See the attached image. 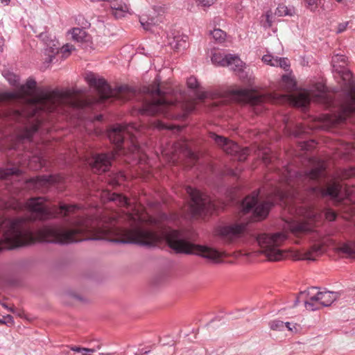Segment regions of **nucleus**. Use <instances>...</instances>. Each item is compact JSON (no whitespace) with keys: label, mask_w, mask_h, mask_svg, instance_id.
Instances as JSON below:
<instances>
[{"label":"nucleus","mask_w":355,"mask_h":355,"mask_svg":"<svg viewBox=\"0 0 355 355\" xmlns=\"http://www.w3.org/2000/svg\"><path fill=\"white\" fill-rule=\"evenodd\" d=\"M35 92L34 101L29 105L28 116L35 117L37 123L24 128L20 135L22 139H31L38 130L41 112H60V107L65 105L76 108H83L90 105L87 101L77 98L74 89L37 88Z\"/></svg>","instance_id":"obj_1"},{"label":"nucleus","mask_w":355,"mask_h":355,"mask_svg":"<svg viewBox=\"0 0 355 355\" xmlns=\"http://www.w3.org/2000/svg\"><path fill=\"white\" fill-rule=\"evenodd\" d=\"M160 78L156 77L151 85L143 89L144 92L150 95V98H146L141 107L139 109L141 115L153 116L161 114L166 118L175 116L173 113L174 102L165 96L169 92L160 88Z\"/></svg>","instance_id":"obj_2"},{"label":"nucleus","mask_w":355,"mask_h":355,"mask_svg":"<svg viewBox=\"0 0 355 355\" xmlns=\"http://www.w3.org/2000/svg\"><path fill=\"white\" fill-rule=\"evenodd\" d=\"M334 71L342 78L347 92L345 100L339 105L338 112L332 121L334 124L343 123L347 117L355 112V82L352 73L343 66L333 65Z\"/></svg>","instance_id":"obj_3"},{"label":"nucleus","mask_w":355,"mask_h":355,"mask_svg":"<svg viewBox=\"0 0 355 355\" xmlns=\"http://www.w3.org/2000/svg\"><path fill=\"white\" fill-rule=\"evenodd\" d=\"M85 78L90 87L96 89L101 101L113 98L125 102L130 100L135 94V89L128 85L119 86L112 89L105 79L92 72L86 73Z\"/></svg>","instance_id":"obj_4"},{"label":"nucleus","mask_w":355,"mask_h":355,"mask_svg":"<svg viewBox=\"0 0 355 355\" xmlns=\"http://www.w3.org/2000/svg\"><path fill=\"white\" fill-rule=\"evenodd\" d=\"M168 247L172 252L176 254H196L207 259L213 263L225 261L229 256L226 251L216 248V245H164Z\"/></svg>","instance_id":"obj_5"},{"label":"nucleus","mask_w":355,"mask_h":355,"mask_svg":"<svg viewBox=\"0 0 355 355\" xmlns=\"http://www.w3.org/2000/svg\"><path fill=\"white\" fill-rule=\"evenodd\" d=\"M46 241L49 244H70L85 241L101 240L100 236H89L84 234L80 229L64 230L50 227L45 230Z\"/></svg>","instance_id":"obj_6"},{"label":"nucleus","mask_w":355,"mask_h":355,"mask_svg":"<svg viewBox=\"0 0 355 355\" xmlns=\"http://www.w3.org/2000/svg\"><path fill=\"white\" fill-rule=\"evenodd\" d=\"M24 222L22 218L0 220V244H28L24 241Z\"/></svg>","instance_id":"obj_7"},{"label":"nucleus","mask_w":355,"mask_h":355,"mask_svg":"<svg viewBox=\"0 0 355 355\" xmlns=\"http://www.w3.org/2000/svg\"><path fill=\"white\" fill-rule=\"evenodd\" d=\"M186 191L191 200L190 210L193 217L202 216L215 209V205L209 196L189 186Z\"/></svg>","instance_id":"obj_8"},{"label":"nucleus","mask_w":355,"mask_h":355,"mask_svg":"<svg viewBox=\"0 0 355 355\" xmlns=\"http://www.w3.org/2000/svg\"><path fill=\"white\" fill-rule=\"evenodd\" d=\"M259 191H254L243 200L241 207L243 214L252 213V220L259 221L265 218L268 214L272 204L270 202H259Z\"/></svg>","instance_id":"obj_9"},{"label":"nucleus","mask_w":355,"mask_h":355,"mask_svg":"<svg viewBox=\"0 0 355 355\" xmlns=\"http://www.w3.org/2000/svg\"><path fill=\"white\" fill-rule=\"evenodd\" d=\"M257 249L245 251L243 254L241 252V256L245 257L248 261H255L260 257H264L268 261H278L284 259L286 253L280 249V245H257Z\"/></svg>","instance_id":"obj_10"},{"label":"nucleus","mask_w":355,"mask_h":355,"mask_svg":"<svg viewBox=\"0 0 355 355\" xmlns=\"http://www.w3.org/2000/svg\"><path fill=\"white\" fill-rule=\"evenodd\" d=\"M209 138L227 154L234 156L239 162L245 161L250 153L248 148H241L236 143L214 132L209 133Z\"/></svg>","instance_id":"obj_11"},{"label":"nucleus","mask_w":355,"mask_h":355,"mask_svg":"<svg viewBox=\"0 0 355 355\" xmlns=\"http://www.w3.org/2000/svg\"><path fill=\"white\" fill-rule=\"evenodd\" d=\"M153 237L154 235L150 232L135 228L128 233L126 239H113L110 241L119 244H154Z\"/></svg>","instance_id":"obj_12"},{"label":"nucleus","mask_w":355,"mask_h":355,"mask_svg":"<svg viewBox=\"0 0 355 355\" xmlns=\"http://www.w3.org/2000/svg\"><path fill=\"white\" fill-rule=\"evenodd\" d=\"M211 62L215 65L229 67L230 69L243 73V62L239 57L232 54L223 55L220 53H214L211 58Z\"/></svg>","instance_id":"obj_13"},{"label":"nucleus","mask_w":355,"mask_h":355,"mask_svg":"<svg viewBox=\"0 0 355 355\" xmlns=\"http://www.w3.org/2000/svg\"><path fill=\"white\" fill-rule=\"evenodd\" d=\"M230 92L239 101L252 105H259L268 100L266 96L248 89L236 88L232 89Z\"/></svg>","instance_id":"obj_14"},{"label":"nucleus","mask_w":355,"mask_h":355,"mask_svg":"<svg viewBox=\"0 0 355 355\" xmlns=\"http://www.w3.org/2000/svg\"><path fill=\"white\" fill-rule=\"evenodd\" d=\"M132 130H138L137 127L135 124H117L108 132V137L112 142L120 146L126 136L132 137L133 135Z\"/></svg>","instance_id":"obj_15"},{"label":"nucleus","mask_w":355,"mask_h":355,"mask_svg":"<svg viewBox=\"0 0 355 355\" xmlns=\"http://www.w3.org/2000/svg\"><path fill=\"white\" fill-rule=\"evenodd\" d=\"M45 201L44 197L32 198L26 202V207L31 212L35 214L39 219L45 220L52 215L51 211L45 206Z\"/></svg>","instance_id":"obj_16"},{"label":"nucleus","mask_w":355,"mask_h":355,"mask_svg":"<svg viewBox=\"0 0 355 355\" xmlns=\"http://www.w3.org/2000/svg\"><path fill=\"white\" fill-rule=\"evenodd\" d=\"M308 248H302L294 252L296 260L315 261L318 257L322 255L327 245H309Z\"/></svg>","instance_id":"obj_17"},{"label":"nucleus","mask_w":355,"mask_h":355,"mask_svg":"<svg viewBox=\"0 0 355 355\" xmlns=\"http://www.w3.org/2000/svg\"><path fill=\"white\" fill-rule=\"evenodd\" d=\"M246 227V224H235L232 225L220 227L218 233L223 238L227 240H234L241 236Z\"/></svg>","instance_id":"obj_18"},{"label":"nucleus","mask_w":355,"mask_h":355,"mask_svg":"<svg viewBox=\"0 0 355 355\" xmlns=\"http://www.w3.org/2000/svg\"><path fill=\"white\" fill-rule=\"evenodd\" d=\"M112 158L113 155L111 154L102 153L95 155L91 164L92 170L94 172L99 173L108 171Z\"/></svg>","instance_id":"obj_19"},{"label":"nucleus","mask_w":355,"mask_h":355,"mask_svg":"<svg viewBox=\"0 0 355 355\" xmlns=\"http://www.w3.org/2000/svg\"><path fill=\"white\" fill-rule=\"evenodd\" d=\"M311 189L317 196L321 197L329 196L332 199H337L341 189V186L338 183L334 182L329 184L326 189L317 186L311 187Z\"/></svg>","instance_id":"obj_20"},{"label":"nucleus","mask_w":355,"mask_h":355,"mask_svg":"<svg viewBox=\"0 0 355 355\" xmlns=\"http://www.w3.org/2000/svg\"><path fill=\"white\" fill-rule=\"evenodd\" d=\"M339 297V293L328 291H318L315 295L311 296V300H319L322 307L329 306Z\"/></svg>","instance_id":"obj_21"},{"label":"nucleus","mask_w":355,"mask_h":355,"mask_svg":"<svg viewBox=\"0 0 355 355\" xmlns=\"http://www.w3.org/2000/svg\"><path fill=\"white\" fill-rule=\"evenodd\" d=\"M311 291H301L296 297L294 300V306H296L300 302H303L304 303L305 308L311 311H314L316 310H319L322 306L320 304L319 300H311V296L309 299L306 297L310 295Z\"/></svg>","instance_id":"obj_22"},{"label":"nucleus","mask_w":355,"mask_h":355,"mask_svg":"<svg viewBox=\"0 0 355 355\" xmlns=\"http://www.w3.org/2000/svg\"><path fill=\"white\" fill-rule=\"evenodd\" d=\"M287 235L284 232H276L274 234H259L257 241L258 244H275L279 241H284L286 239Z\"/></svg>","instance_id":"obj_23"},{"label":"nucleus","mask_w":355,"mask_h":355,"mask_svg":"<svg viewBox=\"0 0 355 355\" xmlns=\"http://www.w3.org/2000/svg\"><path fill=\"white\" fill-rule=\"evenodd\" d=\"M287 227L291 230V232L296 235L311 232L313 229V226L311 223H307L304 221L300 222L295 220L288 222Z\"/></svg>","instance_id":"obj_24"},{"label":"nucleus","mask_w":355,"mask_h":355,"mask_svg":"<svg viewBox=\"0 0 355 355\" xmlns=\"http://www.w3.org/2000/svg\"><path fill=\"white\" fill-rule=\"evenodd\" d=\"M110 8L111 9V14L116 19H121L129 12V8L122 1L112 0L110 2Z\"/></svg>","instance_id":"obj_25"},{"label":"nucleus","mask_w":355,"mask_h":355,"mask_svg":"<svg viewBox=\"0 0 355 355\" xmlns=\"http://www.w3.org/2000/svg\"><path fill=\"white\" fill-rule=\"evenodd\" d=\"M37 83L33 78H28L25 85H20L19 89L16 92L8 94L10 98H17L19 96L30 95L33 89H36Z\"/></svg>","instance_id":"obj_26"},{"label":"nucleus","mask_w":355,"mask_h":355,"mask_svg":"<svg viewBox=\"0 0 355 355\" xmlns=\"http://www.w3.org/2000/svg\"><path fill=\"white\" fill-rule=\"evenodd\" d=\"M325 166L324 163H319L317 166L305 171L302 178L303 181L317 180L324 175Z\"/></svg>","instance_id":"obj_27"},{"label":"nucleus","mask_w":355,"mask_h":355,"mask_svg":"<svg viewBox=\"0 0 355 355\" xmlns=\"http://www.w3.org/2000/svg\"><path fill=\"white\" fill-rule=\"evenodd\" d=\"M170 279V271L162 270L153 275L150 280V284L153 287H159L168 283Z\"/></svg>","instance_id":"obj_28"},{"label":"nucleus","mask_w":355,"mask_h":355,"mask_svg":"<svg viewBox=\"0 0 355 355\" xmlns=\"http://www.w3.org/2000/svg\"><path fill=\"white\" fill-rule=\"evenodd\" d=\"M166 244H193L185 241L181 237V234L178 230H170L166 236Z\"/></svg>","instance_id":"obj_29"},{"label":"nucleus","mask_w":355,"mask_h":355,"mask_svg":"<svg viewBox=\"0 0 355 355\" xmlns=\"http://www.w3.org/2000/svg\"><path fill=\"white\" fill-rule=\"evenodd\" d=\"M188 37L186 35H178L175 36L170 45L173 49L176 51L184 50L188 46Z\"/></svg>","instance_id":"obj_30"},{"label":"nucleus","mask_w":355,"mask_h":355,"mask_svg":"<svg viewBox=\"0 0 355 355\" xmlns=\"http://www.w3.org/2000/svg\"><path fill=\"white\" fill-rule=\"evenodd\" d=\"M72 39L77 42H85L89 41V36L85 30L79 28H73L71 30Z\"/></svg>","instance_id":"obj_31"},{"label":"nucleus","mask_w":355,"mask_h":355,"mask_svg":"<svg viewBox=\"0 0 355 355\" xmlns=\"http://www.w3.org/2000/svg\"><path fill=\"white\" fill-rule=\"evenodd\" d=\"M336 250L340 253L343 256L347 258L355 257V249L352 247L354 245H336Z\"/></svg>","instance_id":"obj_32"},{"label":"nucleus","mask_w":355,"mask_h":355,"mask_svg":"<svg viewBox=\"0 0 355 355\" xmlns=\"http://www.w3.org/2000/svg\"><path fill=\"white\" fill-rule=\"evenodd\" d=\"M293 102L298 107H306L310 102V97L304 93H300L293 97Z\"/></svg>","instance_id":"obj_33"},{"label":"nucleus","mask_w":355,"mask_h":355,"mask_svg":"<svg viewBox=\"0 0 355 355\" xmlns=\"http://www.w3.org/2000/svg\"><path fill=\"white\" fill-rule=\"evenodd\" d=\"M21 171L17 168H0V180L7 179L11 175H19Z\"/></svg>","instance_id":"obj_34"},{"label":"nucleus","mask_w":355,"mask_h":355,"mask_svg":"<svg viewBox=\"0 0 355 355\" xmlns=\"http://www.w3.org/2000/svg\"><path fill=\"white\" fill-rule=\"evenodd\" d=\"M4 282L11 287H19L22 285L21 279L15 275H8L5 277Z\"/></svg>","instance_id":"obj_35"},{"label":"nucleus","mask_w":355,"mask_h":355,"mask_svg":"<svg viewBox=\"0 0 355 355\" xmlns=\"http://www.w3.org/2000/svg\"><path fill=\"white\" fill-rule=\"evenodd\" d=\"M3 76L8 81V83L13 87H16L17 90L19 87V78L18 76L10 71H5Z\"/></svg>","instance_id":"obj_36"},{"label":"nucleus","mask_w":355,"mask_h":355,"mask_svg":"<svg viewBox=\"0 0 355 355\" xmlns=\"http://www.w3.org/2000/svg\"><path fill=\"white\" fill-rule=\"evenodd\" d=\"M282 85L286 87L288 91L295 89L296 83L295 80L288 75H283L282 77Z\"/></svg>","instance_id":"obj_37"},{"label":"nucleus","mask_w":355,"mask_h":355,"mask_svg":"<svg viewBox=\"0 0 355 355\" xmlns=\"http://www.w3.org/2000/svg\"><path fill=\"white\" fill-rule=\"evenodd\" d=\"M210 34L216 41L219 42L224 41L226 37L225 32L220 28L214 29L213 31H210Z\"/></svg>","instance_id":"obj_38"},{"label":"nucleus","mask_w":355,"mask_h":355,"mask_svg":"<svg viewBox=\"0 0 355 355\" xmlns=\"http://www.w3.org/2000/svg\"><path fill=\"white\" fill-rule=\"evenodd\" d=\"M275 15L279 17L287 15L292 16L293 12L292 10L285 5H279L275 10Z\"/></svg>","instance_id":"obj_39"},{"label":"nucleus","mask_w":355,"mask_h":355,"mask_svg":"<svg viewBox=\"0 0 355 355\" xmlns=\"http://www.w3.org/2000/svg\"><path fill=\"white\" fill-rule=\"evenodd\" d=\"M275 61V62L273 64L274 67H280L286 71H287L290 67V64L287 58L276 57Z\"/></svg>","instance_id":"obj_40"},{"label":"nucleus","mask_w":355,"mask_h":355,"mask_svg":"<svg viewBox=\"0 0 355 355\" xmlns=\"http://www.w3.org/2000/svg\"><path fill=\"white\" fill-rule=\"evenodd\" d=\"M110 200L118 201L119 204L123 206L128 205V199L121 194L113 193L110 198Z\"/></svg>","instance_id":"obj_41"},{"label":"nucleus","mask_w":355,"mask_h":355,"mask_svg":"<svg viewBox=\"0 0 355 355\" xmlns=\"http://www.w3.org/2000/svg\"><path fill=\"white\" fill-rule=\"evenodd\" d=\"M270 327L272 330L282 331L284 329V324L283 321L275 320L270 322Z\"/></svg>","instance_id":"obj_42"},{"label":"nucleus","mask_w":355,"mask_h":355,"mask_svg":"<svg viewBox=\"0 0 355 355\" xmlns=\"http://www.w3.org/2000/svg\"><path fill=\"white\" fill-rule=\"evenodd\" d=\"M76 209H77L76 205H61L60 206V210L61 211H64V216H67L69 213L73 211Z\"/></svg>","instance_id":"obj_43"},{"label":"nucleus","mask_w":355,"mask_h":355,"mask_svg":"<svg viewBox=\"0 0 355 355\" xmlns=\"http://www.w3.org/2000/svg\"><path fill=\"white\" fill-rule=\"evenodd\" d=\"M187 85L189 88L192 89H195L199 87V83L197 79L193 76H191L187 79Z\"/></svg>","instance_id":"obj_44"},{"label":"nucleus","mask_w":355,"mask_h":355,"mask_svg":"<svg viewBox=\"0 0 355 355\" xmlns=\"http://www.w3.org/2000/svg\"><path fill=\"white\" fill-rule=\"evenodd\" d=\"M35 184H45L51 182V177L46 175L38 176L31 179Z\"/></svg>","instance_id":"obj_45"},{"label":"nucleus","mask_w":355,"mask_h":355,"mask_svg":"<svg viewBox=\"0 0 355 355\" xmlns=\"http://www.w3.org/2000/svg\"><path fill=\"white\" fill-rule=\"evenodd\" d=\"M140 23H141L142 27L145 30H147V31L151 30V27L154 24L152 19L150 20L149 19L146 20V19L144 17L140 18Z\"/></svg>","instance_id":"obj_46"},{"label":"nucleus","mask_w":355,"mask_h":355,"mask_svg":"<svg viewBox=\"0 0 355 355\" xmlns=\"http://www.w3.org/2000/svg\"><path fill=\"white\" fill-rule=\"evenodd\" d=\"M325 218L329 221H334L337 216V214L331 209H326L324 212Z\"/></svg>","instance_id":"obj_47"},{"label":"nucleus","mask_w":355,"mask_h":355,"mask_svg":"<svg viewBox=\"0 0 355 355\" xmlns=\"http://www.w3.org/2000/svg\"><path fill=\"white\" fill-rule=\"evenodd\" d=\"M275 58H274L273 56H272L271 55H264L262 58V60L266 63L267 64H269L270 66H273L274 67V62H275Z\"/></svg>","instance_id":"obj_48"},{"label":"nucleus","mask_w":355,"mask_h":355,"mask_svg":"<svg viewBox=\"0 0 355 355\" xmlns=\"http://www.w3.org/2000/svg\"><path fill=\"white\" fill-rule=\"evenodd\" d=\"M26 245H0V252L3 250H15Z\"/></svg>","instance_id":"obj_49"},{"label":"nucleus","mask_w":355,"mask_h":355,"mask_svg":"<svg viewBox=\"0 0 355 355\" xmlns=\"http://www.w3.org/2000/svg\"><path fill=\"white\" fill-rule=\"evenodd\" d=\"M266 25H264L265 27L270 28L272 25V12L270 10H268L266 13Z\"/></svg>","instance_id":"obj_50"},{"label":"nucleus","mask_w":355,"mask_h":355,"mask_svg":"<svg viewBox=\"0 0 355 355\" xmlns=\"http://www.w3.org/2000/svg\"><path fill=\"white\" fill-rule=\"evenodd\" d=\"M317 89L320 92L318 97L320 98H324L326 96V88L323 85H317Z\"/></svg>","instance_id":"obj_51"},{"label":"nucleus","mask_w":355,"mask_h":355,"mask_svg":"<svg viewBox=\"0 0 355 355\" xmlns=\"http://www.w3.org/2000/svg\"><path fill=\"white\" fill-rule=\"evenodd\" d=\"M307 3V8L311 11H314L317 8V0H304Z\"/></svg>","instance_id":"obj_52"},{"label":"nucleus","mask_w":355,"mask_h":355,"mask_svg":"<svg viewBox=\"0 0 355 355\" xmlns=\"http://www.w3.org/2000/svg\"><path fill=\"white\" fill-rule=\"evenodd\" d=\"M3 320L6 322L3 324L7 325L8 327H10L15 323L14 318L11 315H7L3 318Z\"/></svg>","instance_id":"obj_53"},{"label":"nucleus","mask_w":355,"mask_h":355,"mask_svg":"<svg viewBox=\"0 0 355 355\" xmlns=\"http://www.w3.org/2000/svg\"><path fill=\"white\" fill-rule=\"evenodd\" d=\"M74 47L72 44H67L64 45L62 48V53L65 54L66 53H69L73 50H74Z\"/></svg>","instance_id":"obj_54"},{"label":"nucleus","mask_w":355,"mask_h":355,"mask_svg":"<svg viewBox=\"0 0 355 355\" xmlns=\"http://www.w3.org/2000/svg\"><path fill=\"white\" fill-rule=\"evenodd\" d=\"M216 0H198L199 4L202 6L209 7L216 2Z\"/></svg>","instance_id":"obj_55"},{"label":"nucleus","mask_w":355,"mask_h":355,"mask_svg":"<svg viewBox=\"0 0 355 355\" xmlns=\"http://www.w3.org/2000/svg\"><path fill=\"white\" fill-rule=\"evenodd\" d=\"M262 159L266 164H268L272 162V157L268 155V152L263 153Z\"/></svg>","instance_id":"obj_56"},{"label":"nucleus","mask_w":355,"mask_h":355,"mask_svg":"<svg viewBox=\"0 0 355 355\" xmlns=\"http://www.w3.org/2000/svg\"><path fill=\"white\" fill-rule=\"evenodd\" d=\"M348 25V22L340 23L338 25V28L336 30V33H341L346 30V28Z\"/></svg>","instance_id":"obj_57"},{"label":"nucleus","mask_w":355,"mask_h":355,"mask_svg":"<svg viewBox=\"0 0 355 355\" xmlns=\"http://www.w3.org/2000/svg\"><path fill=\"white\" fill-rule=\"evenodd\" d=\"M284 327H286L288 331H293V329L296 330L295 324H293V323H291L289 322H284Z\"/></svg>","instance_id":"obj_58"},{"label":"nucleus","mask_w":355,"mask_h":355,"mask_svg":"<svg viewBox=\"0 0 355 355\" xmlns=\"http://www.w3.org/2000/svg\"><path fill=\"white\" fill-rule=\"evenodd\" d=\"M315 144V141L313 140H311V141H308L307 144H305L304 148L306 150H309L311 147L313 146V145Z\"/></svg>","instance_id":"obj_59"},{"label":"nucleus","mask_w":355,"mask_h":355,"mask_svg":"<svg viewBox=\"0 0 355 355\" xmlns=\"http://www.w3.org/2000/svg\"><path fill=\"white\" fill-rule=\"evenodd\" d=\"M70 295L72 297H73V298H75V299H76V300H79L80 302H84V298L82 296H80V295L71 293H70Z\"/></svg>","instance_id":"obj_60"},{"label":"nucleus","mask_w":355,"mask_h":355,"mask_svg":"<svg viewBox=\"0 0 355 355\" xmlns=\"http://www.w3.org/2000/svg\"><path fill=\"white\" fill-rule=\"evenodd\" d=\"M155 127L157 128L158 129H166L167 127L166 125H164V123H161L160 121H157L156 122V125H155Z\"/></svg>","instance_id":"obj_61"},{"label":"nucleus","mask_w":355,"mask_h":355,"mask_svg":"<svg viewBox=\"0 0 355 355\" xmlns=\"http://www.w3.org/2000/svg\"><path fill=\"white\" fill-rule=\"evenodd\" d=\"M71 350L76 352H84V347L80 346H74L71 347Z\"/></svg>","instance_id":"obj_62"},{"label":"nucleus","mask_w":355,"mask_h":355,"mask_svg":"<svg viewBox=\"0 0 355 355\" xmlns=\"http://www.w3.org/2000/svg\"><path fill=\"white\" fill-rule=\"evenodd\" d=\"M1 306L4 308H6V309H8L9 311L12 312V313H14L15 312V310H14V308H9L8 306L6 304V303H1Z\"/></svg>","instance_id":"obj_63"},{"label":"nucleus","mask_w":355,"mask_h":355,"mask_svg":"<svg viewBox=\"0 0 355 355\" xmlns=\"http://www.w3.org/2000/svg\"><path fill=\"white\" fill-rule=\"evenodd\" d=\"M222 318H223V316L217 315V316L214 317L213 319H211L210 320L209 323H211V322H213L214 321H216V320L220 321V320H222Z\"/></svg>","instance_id":"obj_64"}]
</instances>
